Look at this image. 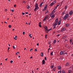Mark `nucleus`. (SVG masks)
<instances>
[{"mask_svg":"<svg viewBox=\"0 0 73 73\" xmlns=\"http://www.w3.org/2000/svg\"><path fill=\"white\" fill-rule=\"evenodd\" d=\"M44 28L45 29V32L46 33H48V32H49V31H50L52 30V29H50H50L49 30H48V27H46V26Z\"/></svg>","mask_w":73,"mask_h":73,"instance_id":"nucleus-1","label":"nucleus"},{"mask_svg":"<svg viewBox=\"0 0 73 73\" xmlns=\"http://www.w3.org/2000/svg\"><path fill=\"white\" fill-rule=\"evenodd\" d=\"M56 3V0L54 1L50 4V6L51 7V6H52L53 4H55Z\"/></svg>","mask_w":73,"mask_h":73,"instance_id":"nucleus-2","label":"nucleus"},{"mask_svg":"<svg viewBox=\"0 0 73 73\" xmlns=\"http://www.w3.org/2000/svg\"><path fill=\"white\" fill-rule=\"evenodd\" d=\"M55 13V11L54 10H53L52 11L50 14V16H52V15H54V13Z\"/></svg>","mask_w":73,"mask_h":73,"instance_id":"nucleus-3","label":"nucleus"},{"mask_svg":"<svg viewBox=\"0 0 73 73\" xmlns=\"http://www.w3.org/2000/svg\"><path fill=\"white\" fill-rule=\"evenodd\" d=\"M68 17V14H66L64 18L63 19L64 20H66Z\"/></svg>","mask_w":73,"mask_h":73,"instance_id":"nucleus-4","label":"nucleus"},{"mask_svg":"<svg viewBox=\"0 0 73 73\" xmlns=\"http://www.w3.org/2000/svg\"><path fill=\"white\" fill-rule=\"evenodd\" d=\"M48 17L49 16L48 15H46L44 17V18L43 19V21H46V19H47L48 18Z\"/></svg>","mask_w":73,"mask_h":73,"instance_id":"nucleus-5","label":"nucleus"},{"mask_svg":"<svg viewBox=\"0 0 73 73\" xmlns=\"http://www.w3.org/2000/svg\"><path fill=\"white\" fill-rule=\"evenodd\" d=\"M57 25V23H55L53 25V29H55L56 28V26Z\"/></svg>","mask_w":73,"mask_h":73,"instance_id":"nucleus-6","label":"nucleus"},{"mask_svg":"<svg viewBox=\"0 0 73 73\" xmlns=\"http://www.w3.org/2000/svg\"><path fill=\"white\" fill-rule=\"evenodd\" d=\"M65 31V28H63L61 31V32H64V31Z\"/></svg>","mask_w":73,"mask_h":73,"instance_id":"nucleus-7","label":"nucleus"},{"mask_svg":"<svg viewBox=\"0 0 73 73\" xmlns=\"http://www.w3.org/2000/svg\"><path fill=\"white\" fill-rule=\"evenodd\" d=\"M38 9H39V8H38V7H35L34 11H35L36 9H37V10H38Z\"/></svg>","mask_w":73,"mask_h":73,"instance_id":"nucleus-8","label":"nucleus"},{"mask_svg":"<svg viewBox=\"0 0 73 73\" xmlns=\"http://www.w3.org/2000/svg\"><path fill=\"white\" fill-rule=\"evenodd\" d=\"M69 13L70 15H72L73 14V11L72 10H71Z\"/></svg>","mask_w":73,"mask_h":73,"instance_id":"nucleus-9","label":"nucleus"},{"mask_svg":"<svg viewBox=\"0 0 73 73\" xmlns=\"http://www.w3.org/2000/svg\"><path fill=\"white\" fill-rule=\"evenodd\" d=\"M52 18H53L55 16H54V14H53V15H52L51 16H50Z\"/></svg>","mask_w":73,"mask_h":73,"instance_id":"nucleus-10","label":"nucleus"},{"mask_svg":"<svg viewBox=\"0 0 73 73\" xmlns=\"http://www.w3.org/2000/svg\"><path fill=\"white\" fill-rule=\"evenodd\" d=\"M65 27H69V24H66L65 25Z\"/></svg>","mask_w":73,"mask_h":73,"instance_id":"nucleus-11","label":"nucleus"},{"mask_svg":"<svg viewBox=\"0 0 73 73\" xmlns=\"http://www.w3.org/2000/svg\"><path fill=\"white\" fill-rule=\"evenodd\" d=\"M42 64H45V60H43L42 61Z\"/></svg>","mask_w":73,"mask_h":73,"instance_id":"nucleus-12","label":"nucleus"},{"mask_svg":"<svg viewBox=\"0 0 73 73\" xmlns=\"http://www.w3.org/2000/svg\"><path fill=\"white\" fill-rule=\"evenodd\" d=\"M68 73H72V71L71 70H69L68 71Z\"/></svg>","mask_w":73,"mask_h":73,"instance_id":"nucleus-13","label":"nucleus"},{"mask_svg":"<svg viewBox=\"0 0 73 73\" xmlns=\"http://www.w3.org/2000/svg\"><path fill=\"white\" fill-rule=\"evenodd\" d=\"M63 53H64V52H63V51H61L60 52V54L62 55L63 54Z\"/></svg>","mask_w":73,"mask_h":73,"instance_id":"nucleus-14","label":"nucleus"},{"mask_svg":"<svg viewBox=\"0 0 73 73\" xmlns=\"http://www.w3.org/2000/svg\"><path fill=\"white\" fill-rule=\"evenodd\" d=\"M60 24H61V21L60 20L59 21V22H58V25H60Z\"/></svg>","mask_w":73,"mask_h":73,"instance_id":"nucleus-15","label":"nucleus"},{"mask_svg":"<svg viewBox=\"0 0 73 73\" xmlns=\"http://www.w3.org/2000/svg\"><path fill=\"white\" fill-rule=\"evenodd\" d=\"M55 21L56 22V23H57V22H58V19L57 18L55 19Z\"/></svg>","mask_w":73,"mask_h":73,"instance_id":"nucleus-16","label":"nucleus"},{"mask_svg":"<svg viewBox=\"0 0 73 73\" xmlns=\"http://www.w3.org/2000/svg\"><path fill=\"white\" fill-rule=\"evenodd\" d=\"M42 4H43V2H42L39 5V7H41V6H42Z\"/></svg>","mask_w":73,"mask_h":73,"instance_id":"nucleus-17","label":"nucleus"},{"mask_svg":"<svg viewBox=\"0 0 73 73\" xmlns=\"http://www.w3.org/2000/svg\"><path fill=\"white\" fill-rule=\"evenodd\" d=\"M58 69H61V66H59L58 67Z\"/></svg>","mask_w":73,"mask_h":73,"instance_id":"nucleus-18","label":"nucleus"},{"mask_svg":"<svg viewBox=\"0 0 73 73\" xmlns=\"http://www.w3.org/2000/svg\"><path fill=\"white\" fill-rule=\"evenodd\" d=\"M47 8V7H46V6H45L44 9V11H45V10H46V8Z\"/></svg>","mask_w":73,"mask_h":73,"instance_id":"nucleus-19","label":"nucleus"},{"mask_svg":"<svg viewBox=\"0 0 73 73\" xmlns=\"http://www.w3.org/2000/svg\"><path fill=\"white\" fill-rule=\"evenodd\" d=\"M69 64V63L68 62L66 64V66H68V65Z\"/></svg>","mask_w":73,"mask_h":73,"instance_id":"nucleus-20","label":"nucleus"},{"mask_svg":"<svg viewBox=\"0 0 73 73\" xmlns=\"http://www.w3.org/2000/svg\"><path fill=\"white\" fill-rule=\"evenodd\" d=\"M53 67H54V65H53L52 66H51V69H53Z\"/></svg>","mask_w":73,"mask_h":73,"instance_id":"nucleus-21","label":"nucleus"},{"mask_svg":"<svg viewBox=\"0 0 73 73\" xmlns=\"http://www.w3.org/2000/svg\"><path fill=\"white\" fill-rule=\"evenodd\" d=\"M38 4L37 3H36V5L35 6V7H38Z\"/></svg>","mask_w":73,"mask_h":73,"instance_id":"nucleus-22","label":"nucleus"},{"mask_svg":"<svg viewBox=\"0 0 73 73\" xmlns=\"http://www.w3.org/2000/svg\"><path fill=\"white\" fill-rule=\"evenodd\" d=\"M17 36H15V37L14 38L15 40H17Z\"/></svg>","mask_w":73,"mask_h":73,"instance_id":"nucleus-23","label":"nucleus"},{"mask_svg":"<svg viewBox=\"0 0 73 73\" xmlns=\"http://www.w3.org/2000/svg\"><path fill=\"white\" fill-rule=\"evenodd\" d=\"M19 54V52H17V53H16V55H18V54Z\"/></svg>","mask_w":73,"mask_h":73,"instance_id":"nucleus-24","label":"nucleus"},{"mask_svg":"<svg viewBox=\"0 0 73 73\" xmlns=\"http://www.w3.org/2000/svg\"><path fill=\"white\" fill-rule=\"evenodd\" d=\"M59 5H60V4H58L56 6V7H58V6H59Z\"/></svg>","mask_w":73,"mask_h":73,"instance_id":"nucleus-25","label":"nucleus"},{"mask_svg":"<svg viewBox=\"0 0 73 73\" xmlns=\"http://www.w3.org/2000/svg\"><path fill=\"white\" fill-rule=\"evenodd\" d=\"M56 40H54V42H53L54 43H56Z\"/></svg>","mask_w":73,"mask_h":73,"instance_id":"nucleus-26","label":"nucleus"},{"mask_svg":"<svg viewBox=\"0 0 73 73\" xmlns=\"http://www.w3.org/2000/svg\"><path fill=\"white\" fill-rule=\"evenodd\" d=\"M11 25H9V28H11Z\"/></svg>","mask_w":73,"mask_h":73,"instance_id":"nucleus-27","label":"nucleus"},{"mask_svg":"<svg viewBox=\"0 0 73 73\" xmlns=\"http://www.w3.org/2000/svg\"><path fill=\"white\" fill-rule=\"evenodd\" d=\"M15 46L13 45V49H16V48H15Z\"/></svg>","mask_w":73,"mask_h":73,"instance_id":"nucleus-28","label":"nucleus"},{"mask_svg":"<svg viewBox=\"0 0 73 73\" xmlns=\"http://www.w3.org/2000/svg\"><path fill=\"white\" fill-rule=\"evenodd\" d=\"M65 12H63L62 13V15H64V14H65Z\"/></svg>","mask_w":73,"mask_h":73,"instance_id":"nucleus-29","label":"nucleus"},{"mask_svg":"<svg viewBox=\"0 0 73 73\" xmlns=\"http://www.w3.org/2000/svg\"><path fill=\"white\" fill-rule=\"evenodd\" d=\"M45 14L47 13L48 12V10H47L45 11Z\"/></svg>","mask_w":73,"mask_h":73,"instance_id":"nucleus-30","label":"nucleus"},{"mask_svg":"<svg viewBox=\"0 0 73 73\" xmlns=\"http://www.w3.org/2000/svg\"><path fill=\"white\" fill-rule=\"evenodd\" d=\"M31 35H32L31 34H29V36L30 37H31V38H32V36H31Z\"/></svg>","mask_w":73,"mask_h":73,"instance_id":"nucleus-31","label":"nucleus"},{"mask_svg":"<svg viewBox=\"0 0 73 73\" xmlns=\"http://www.w3.org/2000/svg\"><path fill=\"white\" fill-rule=\"evenodd\" d=\"M55 68H54L52 70L53 71H55Z\"/></svg>","mask_w":73,"mask_h":73,"instance_id":"nucleus-32","label":"nucleus"},{"mask_svg":"<svg viewBox=\"0 0 73 73\" xmlns=\"http://www.w3.org/2000/svg\"><path fill=\"white\" fill-rule=\"evenodd\" d=\"M39 27H41V24H39Z\"/></svg>","mask_w":73,"mask_h":73,"instance_id":"nucleus-33","label":"nucleus"},{"mask_svg":"<svg viewBox=\"0 0 73 73\" xmlns=\"http://www.w3.org/2000/svg\"><path fill=\"white\" fill-rule=\"evenodd\" d=\"M61 71H59L58 73H61Z\"/></svg>","mask_w":73,"mask_h":73,"instance_id":"nucleus-34","label":"nucleus"},{"mask_svg":"<svg viewBox=\"0 0 73 73\" xmlns=\"http://www.w3.org/2000/svg\"><path fill=\"white\" fill-rule=\"evenodd\" d=\"M50 55H53V52H52L50 53Z\"/></svg>","mask_w":73,"mask_h":73,"instance_id":"nucleus-35","label":"nucleus"},{"mask_svg":"<svg viewBox=\"0 0 73 73\" xmlns=\"http://www.w3.org/2000/svg\"><path fill=\"white\" fill-rule=\"evenodd\" d=\"M12 62H13V61L11 60L10 61V63H11V64H12Z\"/></svg>","mask_w":73,"mask_h":73,"instance_id":"nucleus-36","label":"nucleus"},{"mask_svg":"<svg viewBox=\"0 0 73 73\" xmlns=\"http://www.w3.org/2000/svg\"><path fill=\"white\" fill-rule=\"evenodd\" d=\"M62 73H65V72H64V70H62Z\"/></svg>","mask_w":73,"mask_h":73,"instance_id":"nucleus-37","label":"nucleus"},{"mask_svg":"<svg viewBox=\"0 0 73 73\" xmlns=\"http://www.w3.org/2000/svg\"><path fill=\"white\" fill-rule=\"evenodd\" d=\"M45 37L46 38H47V35H46Z\"/></svg>","mask_w":73,"mask_h":73,"instance_id":"nucleus-38","label":"nucleus"},{"mask_svg":"<svg viewBox=\"0 0 73 73\" xmlns=\"http://www.w3.org/2000/svg\"><path fill=\"white\" fill-rule=\"evenodd\" d=\"M40 55H43V53L42 52H41V53H40Z\"/></svg>","mask_w":73,"mask_h":73,"instance_id":"nucleus-39","label":"nucleus"},{"mask_svg":"<svg viewBox=\"0 0 73 73\" xmlns=\"http://www.w3.org/2000/svg\"><path fill=\"white\" fill-rule=\"evenodd\" d=\"M30 7H29V6H28L27 7V8L28 9H29Z\"/></svg>","mask_w":73,"mask_h":73,"instance_id":"nucleus-40","label":"nucleus"},{"mask_svg":"<svg viewBox=\"0 0 73 73\" xmlns=\"http://www.w3.org/2000/svg\"><path fill=\"white\" fill-rule=\"evenodd\" d=\"M22 15H25V13H22Z\"/></svg>","mask_w":73,"mask_h":73,"instance_id":"nucleus-41","label":"nucleus"},{"mask_svg":"<svg viewBox=\"0 0 73 73\" xmlns=\"http://www.w3.org/2000/svg\"><path fill=\"white\" fill-rule=\"evenodd\" d=\"M56 8H57V7H56L55 8H54V11L55 10H56Z\"/></svg>","mask_w":73,"mask_h":73,"instance_id":"nucleus-42","label":"nucleus"},{"mask_svg":"<svg viewBox=\"0 0 73 73\" xmlns=\"http://www.w3.org/2000/svg\"><path fill=\"white\" fill-rule=\"evenodd\" d=\"M45 60H46V57H44Z\"/></svg>","mask_w":73,"mask_h":73,"instance_id":"nucleus-43","label":"nucleus"},{"mask_svg":"<svg viewBox=\"0 0 73 73\" xmlns=\"http://www.w3.org/2000/svg\"><path fill=\"white\" fill-rule=\"evenodd\" d=\"M64 54V55H65V54H67V53H65Z\"/></svg>","mask_w":73,"mask_h":73,"instance_id":"nucleus-44","label":"nucleus"},{"mask_svg":"<svg viewBox=\"0 0 73 73\" xmlns=\"http://www.w3.org/2000/svg\"><path fill=\"white\" fill-rule=\"evenodd\" d=\"M11 10V11H12V12H13V11H14L13 9L12 10Z\"/></svg>","mask_w":73,"mask_h":73,"instance_id":"nucleus-45","label":"nucleus"},{"mask_svg":"<svg viewBox=\"0 0 73 73\" xmlns=\"http://www.w3.org/2000/svg\"><path fill=\"white\" fill-rule=\"evenodd\" d=\"M24 34H25V32H23V34L24 35Z\"/></svg>","mask_w":73,"mask_h":73,"instance_id":"nucleus-46","label":"nucleus"},{"mask_svg":"<svg viewBox=\"0 0 73 73\" xmlns=\"http://www.w3.org/2000/svg\"><path fill=\"white\" fill-rule=\"evenodd\" d=\"M35 51H37V49H35Z\"/></svg>","mask_w":73,"mask_h":73,"instance_id":"nucleus-47","label":"nucleus"},{"mask_svg":"<svg viewBox=\"0 0 73 73\" xmlns=\"http://www.w3.org/2000/svg\"><path fill=\"white\" fill-rule=\"evenodd\" d=\"M66 8H67V6H66V7H65V9H66Z\"/></svg>","mask_w":73,"mask_h":73,"instance_id":"nucleus-48","label":"nucleus"},{"mask_svg":"<svg viewBox=\"0 0 73 73\" xmlns=\"http://www.w3.org/2000/svg\"><path fill=\"white\" fill-rule=\"evenodd\" d=\"M33 50V49H32V48H31L30 50V51H31V50Z\"/></svg>","mask_w":73,"mask_h":73,"instance_id":"nucleus-49","label":"nucleus"},{"mask_svg":"<svg viewBox=\"0 0 73 73\" xmlns=\"http://www.w3.org/2000/svg\"><path fill=\"white\" fill-rule=\"evenodd\" d=\"M5 11H6V12H7V9H6L5 10Z\"/></svg>","mask_w":73,"mask_h":73,"instance_id":"nucleus-50","label":"nucleus"},{"mask_svg":"<svg viewBox=\"0 0 73 73\" xmlns=\"http://www.w3.org/2000/svg\"><path fill=\"white\" fill-rule=\"evenodd\" d=\"M9 49H10V48H9V47H8V50H9Z\"/></svg>","mask_w":73,"mask_h":73,"instance_id":"nucleus-51","label":"nucleus"},{"mask_svg":"<svg viewBox=\"0 0 73 73\" xmlns=\"http://www.w3.org/2000/svg\"><path fill=\"white\" fill-rule=\"evenodd\" d=\"M33 57H32V56H31V57H30V58H33Z\"/></svg>","mask_w":73,"mask_h":73,"instance_id":"nucleus-52","label":"nucleus"},{"mask_svg":"<svg viewBox=\"0 0 73 73\" xmlns=\"http://www.w3.org/2000/svg\"><path fill=\"white\" fill-rule=\"evenodd\" d=\"M25 13H26V14H28V12H26Z\"/></svg>","mask_w":73,"mask_h":73,"instance_id":"nucleus-53","label":"nucleus"},{"mask_svg":"<svg viewBox=\"0 0 73 73\" xmlns=\"http://www.w3.org/2000/svg\"><path fill=\"white\" fill-rule=\"evenodd\" d=\"M4 23H6V24H7V23L6 22H5Z\"/></svg>","mask_w":73,"mask_h":73,"instance_id":"nucleus-54","label":"nucleus"},{"mask_svg":"<svg viewBox=\"0 0 73 73\" xmlns=\"http://www.w3.org/2000/svg\"><path fill=\"white\" fill-rule=\"evenodd\" d=\"M5 60L6 61H7V58L6 59H5Z\"/></svg>","mask_w":73,"mask_h":73,"instance_id":"nucleus-55","label":"nucleus"},{"mask_svg":"<svg viewBox=\"0 0 73 73\" xmlns=\"http://www.w3.org/2000/svg\"><path fill=\"white\" fill-rule=\"evenodd\" d=\"M36 45L37 46H38V43H37Z\"/></svg>","mask_w":73,"mask_h":73,"instance_id":"nucleus-56","label":"nucleus"},{"mask_svg":"<svg viewBox=\"0 0 73 73\" xmlns=\"http://www.w3.org/2000/svg\"><path fill=\"white\" fill-rule=\"evenodd\" d=\"M41 23V22H40L39 23V24H40Z\"/></svg>","mask_w":73,"mask_h":73,"instance_id":"nucleus-57","label":"nucleus"},{"mask_svg":"<svg viewBox=\"0 0 73 73\" xmlns=\"http://www.w3.org/2000/svg\"><path fill=\"white\" fill-rule=\"evenodd\" d=\"M70 44H71V43L72 42V41H70Z\"/></svg>","mask_w":73,"mask_h":73,"instance_id":"nucleus-58","label":"nucleus"},{"mask_svg":"<svg viewBox=\"0 0 73 73\" xmlns=\"http://www.w3.org/2000/svg\"><path fill=\"white\" fill-rule=\"evenodd\" d=\"M14 7H16V5H14Z\"/></svg>","mask_w":73,"mask_h":73,"instance_id":"nucleus-59","label":"nucleus"},{"mask_svg":"<svg viewBox=\"0 0 73 73\" xmlns=\"http://www.w3.org/2000/svg\"><path fill=\"white\" fill-rule=\"evenodd\" d=\"M70 41H72V39H70Z\"/></svg>","mask_w":73,"mask_h":73,"instance_id":"nucleus-60","label":"nucleus"},{"mask_svg":"<svg viewBox=\"0 0 73 73\" xmlns=\"http://www.w3.org/2000/svg\"><path fill=\"white\" fill-rule=\"evenodd\" d=\"M31 23H29V25H30V24H31Z\"/></svg>","mask_w":73,"mask_h":73,"instance_id":"nucleus-61","label":"nucleus"},{"mask_svg":"<svg viewBox=\"0 0 73 73\" xmlns=\"http://www.w3.org/2000/svg\"><path fill=\"white\" fill-rule=\"evenodd\" d=\"M0 65H2V63H1Z\"/></svg>","mask_w":73,"mask_h":73,"instance_id":"nucleus-62","label":"nucleus"},{"mask_svg":"<svg viewBox=\"0 0 73 73\" xmlns=\"http://www.w3.org/2000/svg\"><path fill=\"white\" fill-rule=\"evenodd\" d=\"M8 45H9V46H10V44H8Z\"/></svg>","mask_w":73,"mask_h":73,"instance_id":"nucleus-63","label":"nucleus"},{"mask_svg":"<svg viewBox=\"0 0 73 73\" xmlns=\"http://www.w3.org/2000/svg\"><path fill=\"white\" fill-rule=\"evenodd\" d=\"M31 15V14H29V15L30 16V15Z\"/></svg>","mask_w":73,"mask_h":73,"instance_id":"nucleus-64","label":"nucleus"}]
</instances>
